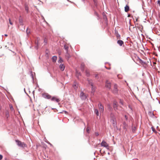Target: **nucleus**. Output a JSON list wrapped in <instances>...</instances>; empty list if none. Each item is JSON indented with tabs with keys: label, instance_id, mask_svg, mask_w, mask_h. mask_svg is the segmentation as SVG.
Wrapping results in <instances>:
<instances>
[{
	"label": "nucleus",
	"instance_id": "f257e3e1",
	"mask_svg": "<svg viewBox=\"0 0 160 160\" xmlns=\"http://www.w3.org/2000/svg\"><path fill=\"white\" fill-rule=\"evenodd\" d=\"M111 120L114 127L116 126L117 124L116 119L114 113L111 112L110 114Z\"/></svg>",
	"mask_w": 160,
	"mask_h": 160
},
{
	"label": "nucleus",
	"instance_id": "f03ea898",
	"mask_svg": "<svg viewBox=\"0 0 160 160\" xmlns=\"http://www.w3.org/2000/svg\"><path fill=\"white\" fill-rule=\"evenodd\" d=\"M15 141L17 143V145L19 147L22 148L26 147L27 146V145L23 142H22L18 140H15Z\"/></svg>",
	"mask_w": 160,
	"mask_h": 160
},
{
	"label": "nucleus",
	"instance_id": "7ed1b4c3",
	"mask_svg": "<svg viewBox=\"0 0 160 160\" xmlns=\"http://www.w3.org/2000/svg\"><path fill=\"white\" fill-rule=\"evenodd\" d=\"M118 91L117 85L116 84H115L114 86L113 89L112 90V92L114 94H116L118 93Z\"/></svg>",
	"mask_w": 160,
	"mask_h": 160
},
{
	"label": "nucleus",
	"instance_id": "20e7f679",
	"mask_svg": "<svg viewBox=\"0 0 160 160\" xmlns=\"http://www.w3.org/2000/svg\"><path fill=\"white\" fill-rule=\"evenodd\" d=\"M42 97L45 99H50L51 98V96L48 93H44L42 94Z\"/></svg>",
	"mask_w": 160,
	"mask_h": 160
},
{
	"label": "nucleus",
	"instance_id": "39448f33",
	"mask_svg": "<svg viewBox=\"0 0 160 160\" xmlns=\"http://www.w3.org/2000/svg\"><path fill=\"white\" fill-rule=\"evenodd\" d=\"M101 146L109 149V146L108 144L104 140H103L101 144Z\"/></svg>",
	"mask_w": 160,
	"mask_h": 160
},
{
	"label": "nucleus",
	"instance_id": "423d86ee",
	"mask_svg": "<svg viewBox=\"0 0 160 160\" xmlns=\"http://www.w3.org/2000/svg\"><path fill=\"white\" fill-rule=\"evenodd\" d=\"M111 83L108 80H107L106 82L105 87L106 88L110 90L111 89Z\"/></svg>",
	"mask_w": 160,
	"mask_h": 160
},
{
	"label": "nucleus",
	"instance_id": "0eeeda50",
	"mask_svg": "<svg viewBox=\"0 0 160 160\" xmlns=\"http://www.w3.org/2000/svg\"><path fill=\"white\" fill-rule=\"evenodd\" d=\"M98 106L100 112H103L104 111V108L101 103L98 104Z\"/></svg>",
	"mask_w": 160,
	"mask_h": 160
},
{
	"label": "nucleus",
	"instance_id": "6e6552de",
	"mask_svg": "<svg viewBox=\"0 0 160 160\" xmlns=\"http://www.w3.org/2000/svg\"><path fill=\"white\" fill-rule=\"evenodd\" d=\"M88 82L89 84L92 87V92H94L95 89L94 88L93 86V83L92 80H88Z\"/></svg>",
	"mask_w": 160,
	"mask_h": 160
},
{
	"label": "nucleus",
	"instance_id": "1a4fd4ad",
	"mask_svg": "<svg viewBox=\"0 0 160 160\" xmlns=\"http://www.w3.org/2000/svg\"><path fill=\"white\" fill-rule=\"evenodd\" d=\"M80 98L82 99H85L86 98V96L84 95L83 92H82L80 94Z\"/></svg>",
	"mask_w": 160,
	"mask_h": 160
},
{
	"label": "nucleus",
	"instance_id": "9d476101",
	"mask_svg": "<svg viewBox=\"0 0 160 160\" xmlns=\"http://www.w3.org/2000/svg\"><path fill=\"white\" fill-rule=\"evenodd\" d=\"M72 87L75 90H77L78 87V83L76 82H74L72 85Z\"/></svg>",
	"mask_w": 160,
	"mask_h": 160
},
{
	"label": "nucleus",
	"instance_id": "9b49d317",
	"mask_svg": "<svg viewBox=\"0 0 160 160\" xmlns=\"http://www.w3.org/2000/svg\"><path fill=\"white\" fill-rule=\"evenodd\" d=\"M51 100L52 101H56L57 102H58L60 101L59 99L55 97H52L51 98Z\"/></svg>",
	"mask_w": 160,
	"mask_h": 160
},
{
	"label": "nucleus",
	"instance_id": "f8f14e48",
	"mask_svg": "<svg viewBox=\"0 0 160 160\" xmlns=\"http://www.w3.org/2000/svg\"><path fill=\"white\" fill-rule=\"evenodd\" d=\"M113 108L115 110L118 109L117 102L116 101H114L113 103Z\"/></svg>",
	"mask_w": 160,
	"mask_h": 160
},
{
	"label": "nucleus",
	"instance_id": "ddd939ff",
	"mask_svg": "<svg viewBox=\"0 0 160 160\" xmlns=\"http://www.w3.org/2000/svg\"><path fill=\"white\" fill-rule=\"evenodd\" d=\"M19 22L20 25H23V20L21 16H20L19 17Z\"/></svg>",
	"mask_w": 160,
	"mask_h": 160
},
{
	"label": "nucleus",
	"instance_id": "4468645a",
	"mask_svg": "<svg viewBox=\"0 0 160 160\" xmlns=\"http://www.w3.org/2000/svg\"><path fill=\"white\" fill-rule=\"evenodd\" d=\"M117 43L120 46H122L124 44V42L122 40H118L117 41Z\"/></svg>",
	"mask_w": 160,
	"mask_h": 160
},
{
	"label": "nucleus",
	"instance_id": "2eb2a0df",
	"mask_svg": "<svg viewBox=\"0 0 160 160\" xmlns=\"http://www.w3.org/2000/svg\"><path fill=\"white\" fill-rule=\"evenodd\" d=\"M84 67H85L84 64L83 63H82L81 64L80 68H81V70L82 72H83L84 71Z\"/></svg>",
	"mask_w": 160,
	"mask_h": 160
},
{
	"label": "nucleus",
	"instance_id": "dca6fc26",
	"mask_svg": "<svg viewBox=\"0 0 160 160\" xmlns=\"http://www.w3.org/2000/svg\"><path fill=\"white\" fill-rule=\"evenodd\" d=\"M59 68L61 71H63L65 68V66L63 64H60Z\"/></svg>",
	"mask_w": 160,
	"mask_h": 160
},
{
	"label": "nucleus",
	"instance_id": "f3484780",
	"mask_svg": "<svg viewBox=\"0 0 160 160\" xmlns=\"http://www.w3.org/2000/svg\"><path fill=\"white\" fill-rule=\"evenodd\" d=\"M124 10L126 12H128L129 10V7L128 5H127L124 8Z\"/></svg>",
	"mask_w": 160,
	"mask_h": 160
},
{
	"label": "nucleus",
	"instance_id": "a211bd4d",
	"mask_svg": "<svg viewBox=\"0 0 160 160\" xmlns=\"http://www.w3.org/2000/svg\"><path fill=\"white\" fill-rule=\"evenodd\" d=\"M76 76L78 78V77L79 76H81V74L80 72H79L77 70H76Z\"/></svg>",
	"mask_w": 160,
	"mask_h": 160
},
{
	"label": "nucleus",
	"instance_id": "6ab92c4d",
	"mask_svg": "<svg viewBox=\"0 0 160 160\" xmlns=\"http://www.w3.org/2000/svg\"><path fill=\"white\" fill-rule=\"evenodd\" d=\"M103 19L105 21V22L106 23L107 25V24H108V22H107L108 19H107V17L106 15H103Z\"/></svg>",
	"mask_w": 160,
	"mask_h": 160
},
{
	"label": "nucleus",
	"instance_id": "aec40b11",
	"mask_svg": "<svg viewBox=\"0 0 160 160\" xmlns=\"http://www.w3.org/2000/svg\"><path fill=\"white\" fill-rule=\"evenodd\" d=\"M65 56H66V58L68 60L71 57V56H70V55L68 53V52H66Z\"/></svg>",
	"mask_w": 160,
	"mask_h": 160
},
{
	"label": "nucleus",
	"instance_id": "412c9836",
	"mask_svg": "<svg viewBox=\"0 0 160 160\" xmlns=\"http://www.w3.org/2000/svg\"><path fill=\"white\" fill-rule=\"evenodd\" d=\"M57 57L56 56H53L52 58V61L53 62H55L57 60Z\"/></svg>",
	"mask_w": 160,
	"mask_h": 160
},
{
	"label": "nucleus",
	"instance_id": "4be33fe9",
	"mask_svg": "<svg viewBox=\"0 0 160 160\" xmlns=\"http://www.w3.org/2000/svg\"><path fill=\"white\" fill-rule=\"evenodd\" d=\"M64 48L66 50V52H68V47L67 45H64Z\"/></svg>",
	"mask_w": 160,
	"mask_h": 160
},
{
	"label": "nucleus",
	"instance_id": "5701e85b",
	"mask_svg": "<svg viewBox=\"0 0 160 160\" xmlns=\"http://www.w3.org/2000/svg\"><path fill=\"white\" fill-rule=\"evenodd\" d=\"M94 112L95 113V114L97 116H99V113L98 110L97 109H95Z\"/></svg>",
	"mask_w": 160,
	"mask_h": 160
},
{
	"label": "nucleus",
	"instance_id": "b1692460",
	"mask_svg": "<svg viewBox=\"0 0 160 160\" xmlns=\"http://www.w3.org/2000/svg\"><path fill=\"white\" fill-rule=\"evenodd\" d=\"M25 10L27 11V13H28L29 9L28 6L27 5H25Z\"/></svg>",
	"mask_w": 160,
	"mask_h": 160
},
{
	"label": "nucleus",
	"instance_id": "393cba45",
	"mask_svg": "<svg viewBox=\"0 0 160 160\" xmlns=\"http://www.w3.org/2000/svg\"><path fill=\"white\" fill-rule=\"evenodd\" d=\"M139 62L142 65H144L145 64V62H144L143 61L141 60L140 59H139Z\"/></svg>",
	"mask_w": 160,
	"mask_h": 160
},
{
	"label": "nucleus",
	"instance_id": "a878e982",
	"mask_svg": "<svg viewBox=\"0 0 160 160\" xmlns=\"http://www.w3.org/2000/svg\"><path fill=\"white\" fill-rule=\"evenodd\" d=\"M5 115L7 118H8L9 116V114L8 111L6 112Z\"/></svg>",
	"mask_w": 160,
	"mask_h": 160
},
{
	"label": "nucleus",
	"instance_id": "bb28decb",
	"mask_svg": "<svg viewBox=\"0 0 160 160\" xmlns=\"http://www.w3.org/2000/svg\"><path fill=\"white\" fill-rule=\"evenodd\" d=\"M94 14L95 15L97 16V19L98 20H99V16L98 14L96 12H95L94 13Z\"/></svg>",
	"mask_w": 160,
	"mask_h": 160
},
{
	"label": "nucleus",
	"instance_id": "cd10ccee",
	"mask_svg": "<svg viewBox=\"0 0 160 160\" xmlns=\"http://www.w3.org/2000/svg\"><path fill=\"white\" fill-rule=\"evenodd\" d=\"M85 72H86V75L87 77L89 76H90V73H89V72L88 71V70H86Z\"/></svg>",
	"mask_w": 160,
	"mask_h": 160
},
{
	"label": "nucleus",
	"instance_id": "c85d7f7f",
	"mask_svg": "<svg viewBox=\"0 0 160 160\" xmlns=\"http://www.w3.org/2000/svg\"><path fill=\"white\" fill-rule=\"evenodd\" d=\"M38 38H37V41L36 40L35 41V43L36 45H37L35 47V48L38 49Z\"/></svg>",
	"mask_w": 160,
	"mask_h": 160
},
{
	"label": "nucleus",
	"instance_id": "c756f323",
	"mask_svg": "<svg viewBox=\"0 0 160 160\" xmlns=\"http://www.w3.org/2000/svg\"><path fill=\"white\" fill-rule=\"evenodd\" d=\"M108 108L109 110L111 111L112 110V108L110 104L108 105Z\"/></svg>",
	"mask_w": 160,
	"mask_h": 160
},
{
	"label": "nucleus",
	"instance_id": "7c9ffc66",
	"mask_svg": "<svg viewBox=\"0 0 160 160\" xmlns=\"http://www.w3.org/2000/svg\"><path fill=\"white\" fill-rule=\"evenodd\" d=\"M116 36L117 37V39H120V35L119 33L117 34L116 35Z\"/></svg>",
	"mask_w": 160,
	"mask_h": 160
},
{
	"label": "nucleus",
	"instance_id": "2f4dec72",
	"mask_svg": "<svg viewBox=\"0 0 160 160\" xmlns=\"http://www.w3.org/2000/svg\"><path fill=\"white\" fill-rule=\"evenodd\" d=\"M63 62V60L60 57H59V60L58 61V62Z\"/></svg>",
	"mask_w": 160,
	"mask_h": 160
},
{
	"label": "nucleus",
	"instance_id": "473e14b6",
	"mask_svg": "<svg viewBox=\"0 0 160 160\" xmlns=\"http://www.w3.org/2000/svg\"><path fill=\"white\" fill-rule=\"evenodd\" d=\"M132 132H134L136 131V127H132Z\"/></svg>",
	"mask_w": 160,
	"mask_h": 160
},
{
	"label": "nucleus",
	"instance_id": "72a5a7b5",
	"mask_svg": "<svg viewBox=\"0 0 160 160\" xmlns=\"http://www.w3.org/2000/svg\"><path fill=\"white\" fill-rule=\"evenodd\" d=\"M9 107L11 111H13V108L12 107V106L11 104H10L9 105Z\"/></svg>",
	"mask_w": 160,
	"mask_h": 160
},
{
	"label": "nucleus",
	"instance_id": "f704fd0d",
	"mask_svg": "<svg viewBox=\"0 0 160 160\" xmlns=\"http://www.w3.org/2000/svg\"><path fill=\"white\" fill-rule=\"evenodd\" d=\"M86 131L88 133H89L90 132V129L89 128V127H87L86 128Z\"/></svg>",
	"mask_w": 160,
	"mask_h": 160
},
{
	"label": "nucleus",
	"instance_id": "c9c22d12",
	"mask_svg": "<svg viewBox=\"0 0 160 160\" xmlns=\"http://www.w3.org/2000/svg\"><path fill=\"white\" fill-rule=\"evenodd\" d=\"M123 125L125 127H127L128 126L127 124H126V122H123Z\"/></svg>",
	"mask_w": 160,
	"mask_h": 160
},
{
	"label": "nucleus",
	"instance_id": "e433bc0d",
	"mask_svg": "<svg viewBox=\"0 0 160 160\" xmlns=\"http://www.w3.org/2000/svg\"><path fill=\"white\" fill-rule=\"evenodd\" d=\"M9 22L10 24L11 25H12L13 24H12V23L11 22L10 18H9Z\"/></svg>",
	"mask_w": 160,
	"mask_h": 160
},
{
	"label": "nucleus",
	"instance_id": "4c0bfd02",
	"mask_svg": "<svg viewBox=\"0 0 160 160\" xmlns=\"http://www.w3.org/2000/svg\"><path fill=\"white\" fill-rule=\"evenodd\" d=\"M124 117H125V118L126 120H128V117L127 116H126V115H125L124 116Z\"/></svg>",
	"mask_w": 160,
	"mask_h": 160
},
{
	"label": "nucleus",
	"instance_id": "58836bf2",
	"mask_svg": "<svg viewBox=\"0 0 160 160\" xmlns=\"http://www.w3.org/2000/svg\"><path fill=\"white\" fill-rule=\"evenodd\" d=\"M28 28H27V31H26V32H27V34H29L30 33V31H29L28 32Z\"/></svg>",
	"mask_w": 160,
	"mask_h": 160
},
{
	"label": "nucleus",
	"instance_id": "ea45409f",
	"mask_svg": "<svg viewBox=\"0 0 160 160\" xmlns=\"http://www.w3.org/2000/svg\"><path fill=\"white\" fill-rule=\"evenodd\" d=\"M128 107L130 109L131 111H132V108H131V107L130 106V105H129L128 106Z\"/></svg>",
	"mask_w": 160,
	"mask_h": 160
},
{
	"label": "nucleus",
	"instance_id": "a19ab883",
	"mask_svg": "<svg viewBox=\"0 0 160 160\" xmlns=\"http://www.w3.org/2000/svg\"><path fill=\"white\" fill-rule=\"evenodd\" d=\"M157 3L160 6V0H158L157 2Z\"/></svg>",
	"mask_w": 160,
	"mask_h": 160
},
{
	"label": "nucleus",
	"instance_id": "79ce46f5",
	"mask_svg": "<svg viewBox=\"0 0 160 160\" xmlns=\"http://www.w3.org/2000/svg\"><path fill=\"white\" fill-rule=\"evenodd\" d=\"M2 155L0 154V160H1L2 159Z\"/></svg>",
	"mask_w": 160,
	"mask_h": 160
},
{
	"label": "nucleus",
	"instance_id": "37998d69",
	"mask_svg": "<svg viewBox=\"0 0 160 160\" xmlns=\"http://www.w3.org/2000/svg\"><path fill=\"white\" fill-rule=\"evenodd\" d=\"M95 134L96 136H98L99 135V133L98 132H95Z\"/></svg>",
	"mask_w": 160,
	"mask_h": 160
},
{
	"label": "nucleus",
	"instance_id": "c03bdc74",
	"mask_svg": "<svg viewBox=\"0 0 160 160\" xmlns=\"http://www.w3.org/2000/svg\"><path fill=\"white\" fill-rule=\"evenodd\" d=\"M118 32L117 31H115V35H117V34H118Z\"/></svg>",
	"mask_w": 160,
	"mask_h": 160
},
{
	"label": "nucleus",
	"instance_id": "a18cd8bd",
	"mask_svg": "<svg viewBox=\"0 0 160 160\" xmlns=\"http://www.w3.org/2000/svg\"><path fill=\"white\" fill-rule=\"evenodd\" d=\"M120 103H121V104L123 105L122 102L121 100H120Z\"/></svg>",
	"mask_w": 160,
	"mask_h": 160
},
{
	"label": "nucleus",
	"instance_id": "49530a36",
	"mask_svg": "<svg viewBox=\"0 0 160 160\" xmlns=\"http://www.w3.org/2000/svg\"><path fill=\"white\" fill-rule=\"evenodd\" d=\"M95 78H98V74H96L95 75Z\"/></svg>",
	"mask_w": 160,
	"mask_h": 160
},
{
	"label": "nucleus",
	"instance_id": "de8ad7c7",
	"mask_svg": "<svg viewBox=\"0 0 160 160\" xmlns=\"http://www.w3.org/2000/svg\"><path fill=\"white\" fill-rule=\"evenodd\" d=\"M127 127H125L124 126H123V128L124 129H126V128Z\"/></svg>",
	"mask_w": 160,
	"mask_h": 160
},
{
	"label": "nucleus",
	"instance_id": "09e8293b",
	"mask_svg": "<svg viewBox=\"0 0 160 160\" xmlns=\"http://www.w3.org/2000/svg\"><path fill=\"white\" fill-rule=\"evenodd\" d=\"M64 112H65V114H67V113H68L67 112V111H64Z\"/></svg>",
	"mask_w": 160,
	"mask_h": 160
},
{
	"label": "nucleus",
	"instance_id": "8fccbe9b",
	"mask_svg": "<svg viewBox=\"0 0 160 160\" xmlns=\"http://www.w3.org/2000/svg\"><path fill=\"white\" fill-rule=\"evenodd\" d=\"M6 37H7L8 36V35L7 34H5L4 35Z\"/></svg>",
	"mask_w": 160,
	"mask_h": 160
},
{
	"label": "nucleus",
	"instance_id": "3c124183",
	"mask_svg": "<svg viewBox=\"0 0 160 160\" xmlns=\"http://www.w3.org/2000/svg\"><path fill=\"white\" fill-rule=\"evenodd\" d=\"M44 42H45L46 43H47V42L45 41V40H44Z\"/></svg>",
	"mask_w": 160,
	"mask_h": 160
},
{
	"label": "nucleus",
	"instance_id": "603ef678",
	"mask_svg": "<svg viewBox=\"0 0 160 160\" xmlns=\"http://www.w3.org/2000/svg\"><path fill=\"white\" fill-rule=\"evenodd\" d=\"M47 143H48V144H50V145H52V144L49 142H47Z\"/></svg>",
	"mask_w": 160,
	"mask_h": 160
},
{
	"label": "nucleus",
	"instance_id": "864d4df0",
	"mask_svg": "<svg viewBox=\"0 0 160 160\" xmlns=\"http://www.w3.org/2000/svg\"><path fill=\"white\" fill-rule=\"evenodd\" d=\"M5 160H8V159H7L6 158H5Z\"/></svg>",
	"mask_w": 160,
	"mask_h": 160
},
{
	"label": "nucleus",
	"instance_id": "5fc2aeb1",
	"mask_svg": "<svg viewBox=\"0 0 160 160\" xmlns=\"http://www.w3.org/2000/svg\"><path fill=\"white\" fill-rule=\"evenodd\" d=\"M67 1H68V2H71L70 1H69V0H67Z\"/></svg>",
	"mask_w": 160,
	"mask_h": 160
},
{
	"label": "nucleus",
	"instance_id": "6e6d98bb",
	"mask_svg": "<svg viewBox=\"0 0 160 160\" xmlns=\"http://www.w3.org/2000/svg\"><path fill=\"white\" fill-rule=\"evenodd\" d=\"M152 130L153 131V128H152Z\"/></svg>",
	"mask_w": 160,
	"mask_h": 160
},
{
	"label": "nucleus",
	"instance_id": "4d7b16f0",
	"mask_svg": "<svg viewBox=\"0 0 160 160\" xmlns=\"http://www.w3.org/2000/svg\"><path fill=\"white\" fill-rule=\"evenodd\" d=\"M108 154H110L109 152H108Z\"/></svg>",
	"mask_w": 160,
	"mask_h": 160
},
{
	"label": "nucleus",
	"instance_id": "13d9d810",
	"mask_svg": "<svg viewBox=\"0 0 160 160\" xmlns=\"http://www.w3.org/2000/svg\"><path fill=\"white\" fill-rule=\"evenodd\" d=\"M137 20H138V19H136V21H137Z\"/></svg>",
	"mask_w": 160,
	"mask_h": 160
},
{
	"label": "nucleus",
	"instance_id": "bf43d9fd",
	"mask_svg": "<svg viewBox=\"0 0 160 160\" xmlns=\"http://www.w3.org/2000/svg\"><path fill=\"white\" fill-rule=\"evenodd\" d=\"M83 1H84L85 0H82Z\"/></svg>",
	"mask_w": 160,
	"mask_h": 160
},
{
	"label": "nucleus",
	"instance_id": "052dcab7",
	"mask_svg": "<svg viewBox=\"0 0 160 160\" xmlns=\"http://www.w3.org/2000/svg\"><path fill=\"white\" fill-rule=\"evenodd\" d=\"M107 69H110V68H107Z\"/></svg>",
	"mask_w": 160,
	"mask_h": 160
}]
</instances>
